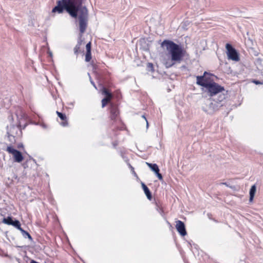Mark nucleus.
I'll return each instance as SVG.
<instances>
[{"instance_id":"1","label":"nucleus","mask_w":263,"mask_h":263,"mask_svg":"<svg viewBox=\"0 0 263 263\" xmlns=\"http://www.w3.org/2000/svg\"><path fill=\"white\" fill-rule=\"evenodd\" d=\"M65 9L71 16L77 18L79 14L80 31L81 34L86 30L88 21V11L82 6V0H62L52 9V12L61 13Z\"/></svg>"},{"instance_id":"21","label":"nucleus","mask_w":263,"mask_h":263,"mask_svg":"<svg viewBox=\"0 0 263 263\" xmlns=\"http://www.w3.org/2000/svg\"><path fill=\"white\" fill-rule=\"evenodd\" d=\"M156 175L158 177V179L160 180H162V176L161 174L159 173V172H158L157 173H155Z\"/></svg>"},{"instance_id":"17","label":"nucleus","mask_w":263,"mask_h":263,"mask_svg":"<svg viewBox=\"0 0 263 263\" xmlns=\"http://www.w3.org/2000/svg\"><path fill=\"white\" fill-rule=\"evenodd\" d=\"M91 51H86V53L85 55V61L86 62H89L91 60Z\"/></svg>"},{"instance_id":"29","label":"nucleus","mask_w":263,"mask_h":263,"mask_svg":"<svg viewBox=\"0 0 263 263\" xmlns=\"http://www.w3.org/2000/svg\"><path fill=\"white\" fill-rule=\"evenodd\" d=\"M30 263H39V262H36V261H35L34 260H31Z\"/></svg>"},{"instance_id":"20","label":"nucleus","mask_w":263,"mask_h":263,"mask_svg":"<svg viewBox=\"0 0 263 263\" xmlns=\"http://www.w3.org/2000/svg\"><path fill=\"white\" fill-rule=\"evenodd\" d=\"M80 43H79V44L78 45H77L76 46V47H74V52L75 53H78V50L80 49Z\"/></svg>"},{"instance_id":"14","label":"nucleus","mask_w":263,"mask_h":263,"mask_svg":"<svg viewBox=\"0 0 263 263\" xmlns=\"http://www.w3.org/2000/svg\"><path fill=\"white\" fill-rule=\"evenodd\" d=\"M12 226H14L16 228H17L18 230H19L20 231H21V230L23 229L21 227V224L18 220H15L13 221Z\"/></svg>"},{"instance_id":"24","label":"nucleus","mask_w":263,"mask_h":263,"mask_svg":"<svg viewBox=\"0 0 263 263\" xmlns=\"http://www.w3.org/2000/svg\"><path fill=\"white\" fill-rule=\"evenodd\" d=\"M142 118H143L145 120L146 123V127H147V128H148V121H147V119H146V117H145V116H144V115H142Z\"/></svg>"},{"instance_id":"28","label":"nucleus","mask_w":263,"mask_h":263,"mask_svg":"<svg viewBox=\"0 0 263 263\" xmlns=\"http://www.w3.org/2000/svg\"><path fill=\"white\" fill-rule=\"evenodd\" d=\"M130 166V167L131 168V169L133 170V173L136 175V173L135 172V171H134V168L133 167V166H132L131 165H129Z\"/></svg>"},{"instance_id":"19","label":"nucleus","mask_w":263,"mask_h":263,"mask_svg":"<svg viewBox=\"0 0 263 263\" xmlns=\"http://www.w3.org/2000/svg\"><path fill=\"white\" fill-rule=\"evenodd\" d=\"M86 51H91V43H88L86 45Z\"/></svg>"},{"instance_id":"16","label":"nucleus","mask_w":263,"mask_h":263,"mask_svg":"<svg viewBox=\"0 0 263 263\" xmlns=\"http://www.w3.org/2000/svg\"><path fill=\"white\" fill-rule=\"evenodd\" d=\"M57 114L58 116V117L63 121H65L66 119H67V117L65 115L63 114L61 112H60L59 111H57Z\"/></svg>"},{"instance_id":"8","label":"nucleus","mask_w":263,"mask_h":263,"mask_svg":"<svg viewBox=\"0 0 263 263\" xmlns=\"http://www.w3.org/2000/svg\"><path fill=\"white\" fill-rule=\"evenodd\" d=\"M110 118L111 120H116L119 115V110L117 106L113 104H110Z\"/></svg>"},{"instance_id":"23","label":"nucleus","mask_w":263,"mask_h":263,"mask_svg":"<svg viewBox=\"0 0 263 263\" xmlns=\"http://www.w3.org/2000/svg\"><path fill=\"white\" fill-rule=\"evenodd\" d=\"M61 125H62L63 126H66L68 125V122L66 120V119L65 120V121H63V122H62L61 123Z\"/></svg>"},{"instance_id":"9","label":"nucleus","mask_w":263,"mask_h":263,"mask_svg":"<svg viewBox=\"0 0 263 263\" xmlns=\"http://www.w3.org/2000/svg\"><path fill=\"white\" fill-rule=\"evenodd\" d=\"M197 8H203L207 5L208 0H194Z\"/></svg>"},{"instance_id":"26","label":"nucleus","mask_w":263,"mask_h":263,"mask_svg":"<svg viewBox=\"0 0 263 263\" xmlns=\"http://www.w3.org/2000/svg\"><path fill=\"white\" fill-rule=\"evenodd\" d=\"M253 83L256 84H263V83L262 82H260V81H253Z\"/></svg>"},{"instance_id":"10","label":"nucleus","mask_w":263,"mask_h":263,"mask_svg":"<svg viewBox=\"0 0 263 263\" xmlns=\"http://www.w3.org/2000/svg\"><path fill=\"white\" fill-rule=\"evenodd\" d=\"M141 185H142V189H143L147 198L148 199L151 200L152 198V195H151V193L148 188L143 182H141Z\"/></svg>"},{"instance_id":"7","label":"nucleus","mask_w":263,"mask_h":263,"mask_svg":"<svg viewBox=\"0 0 263 263\" xmlns=\"http://www.w3.org/2000/svg\"><path fill=\"white\" fill-rule=\"evenodd\" d=\"M176 228L178 232L182 236L186 235V232L185 228V225L184 223L178 220L176 221Z\"/></svg>"},{"instance_id":"11","label":"nucleus","mask_w":263,"mask_h":263,"mask_svg":"<svg viewBox=\"0 0 263 263\" xmlns=\"http://www.w3.org/2000/svg\"><path fill=\"white\" fill-rule=\"evenodd\" d=\"M256 191V187L255 185H253L251 186L250 190V201H252L253 199L254 198L255 192Z\"/></svg>"},{"instance_id":"18","label":"nucleus","mask_w":263,"mask_h":263,"mask_svg":"<svg viewBox=\"0 0 263 263\" xmlns=\"http://www.w3.org/2000/svg\"><path fill=\"white\" fill-rule=\"evenodd\" d=\"M225 98H226V96L224 94L219 95V98L217 99V101L220 102L222 101L223 100H224Z\"/></svg>"},{"instance_id":"2","label":"nucleus","mask_w":263,"mask_h":263,"mask_svg":"<svg viewBox=\"0 0 263 263\" xmlns=\"http://www.w3.org/2000/svg\"><path fill=\"white\" fill-rule=\"evenodd\" d=\"M161 47L165 48L168 54L161 57V61L166 68L172 67L175 62H180L183 56V49L173 41L164 40L161 43Z\"/></svg>"},{"instance_id":"5","label":"nucleus","mask_w":263,"mask_h":263,"mask_svg":"<svg viewBox=\"0 0 263 263\" xmlns=\"http://www.w3.org/2000/svg\"><path fill=\"white\" fill-rule=\"evenodd\" d=\"M7 151L13 155L15 161L21 162L23 160V157L20 152L13 148L11 146H8Z\"/></svg>"},{"instance_id":"3","label":"nucleus","mask_w":263,"mask_h":263,"mask_svg":"<svg viewBox=\"0 0 263 263\" xmlns=\"http://www.w3.org/2000/svg\"><path fill=\"white\" fill-rule=\"evenodd\" d=\"M214 76L205 71L203 76H196V84L202 86L205 92L210 97H213L224 91L223 86L214 82L213 78Z\"/></svg>"},{"instance_id":"12","label":"nucleus","mask_w":263,"mask_h":263,"mask_svg":"<svg viewBox=\"0 0 263 263\" xmlns=\"http://www.w3.org/2000/svg\"><path fill=\"white\" fill-rule=\"evenodd\" d=\"M148 167L155 173L159 172V168L156 164H152L148 162H146Z\"/></svg>"},{"instance_id":"15","label":"nucleus","mask_w":263,"mask_h":263,"mask_svg":"<svg viewBox=\"0 0 263 263\" xmlns=\"http://www.w3.org/2000/svg\"><path fill=\"white\" fill-rule=\"evenodd\" d=\"M21 233L24 236V237L26 238L28 237L30 240H32V238L31 236V235L26 231L24 230L23 229L21 230Z\"/></svg>"},{"instance_id":"27","label":"nucleus","mask_w":263,"mask_h":263,"mask_svg":"<svg viewBox=\"0 0 263 263\" xmlns=\"http://www.w3.org/2000/svg\"><path fill=\"white\" fill-rule=\"evenodd\" d=\"M48 53L50 57H52V53L51 51L48 50Z\"/></svg>"},{"instance_id":"22","label":"nucleus","mask_w":263,"mask_h":263,"mask_svg":"<svg viewBox=\"0 0 263 263\" xmlns=\"http://www.w3.org/2000/svg\"><path fill=\"white\" fill-rule=\"evenodd\" d=\"M88 76H89V79H90V81L91 84L94 86V87H95L96 89H97V87H96V85H95V84L94 82L92 80L91 78L90 77V76L89 74L88 73Z\"/></svg>"},{"instance_id":"4","label":"nucleus","mask_w":263,"mask_h":263,"mask_svg":"<svg viewBox=\"0 0 263 263\" xmlns=\"http://www.w3.org/2000/svg\"><path fill=\"white\" fill-rule=\"evenodd\" d=\"M226 48L227 49V54L229 60L234 61H238L239 60L238 53L231 45L228 43L227 44Z\"/></svg>"},{"instance_id":"6","label":"nucleus","mask_w":263,"mask_h":263,"mask_svg":"<svg viewBox=\"0 0 263 263\" xmlns=\"http://www.w3.org/2000/svg\"><path fill=\"white\" fill-rule=\"evenodd\" d=\"M102 93L105 96V97L102 100V107L103 108L106 106L107 103L109 102L112 97V95L104 87L102 89Z\"/></svg>"},{"instance_id":"25","label":"nucleus","mask_w":263,"mask_h":263,"mask_svg":"<svg viewBox=\"0 0 263 263\" xmlns=\"http://www.w3.org/2000/svg\"><path fill=\"white\" fill-rule=\"evenodd\" d=\"M147 66H148V68H151V70H153V64L149 63H148Z\"/></svg>"},{"instance_id":"13","label":"nucleus","mask_w":263,"mask_h":263,"mask_svg":"<svg viewBox=\"0 0 263 263\" xmlns=\"http://www.w3.org/2000/svg\"><path fill=\"white\" fill-rule=\"evenodd\" d=\"M13 220L10 217H7L6 218H4V219L3 220V222L4 223L8 224V225H12V223H13Z\"/></svg>"}]
</instances>
